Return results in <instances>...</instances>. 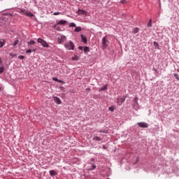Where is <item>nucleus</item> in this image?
<instances>
[{
    "label": "nucleus",
    "instance_id": "nucleus-1",
    "mask_svg": "<svg viewBox=\"0 0 179 179\" xmlns=\"http://www.w3.org/2000/svg\"><path fill=\"white\" fill-rule=\"evenodd\" d=\"M64 47L66 48V50H73V48H75V45L72 41H69L64 44Z\"/></svg>",
    "mask_w": 179,
    "mask_h": 179
},
{
    "label": "nucleus",
    "instance_id": "nucleus-2",
    "mask_svg": "<svg viewBox=\"0 0 179 179\" xmlns=\"http://www.w3.org/2000/svg\"><path fill=\"white\" fill-rule=\"evenodd\" d=\"M38 43H40L43 47H45V48H48V47H50V45H48L45 41L41 39V38H38Z\"/></svg>",
    "mask_w": 179,
    "mask_h": 179
},
{
    "label": "nucleus",
    "instance_id": "nucleus-3",
    "mask_svg": "<svg viewBox=\"0 0 179 179\" xmlns=\"http://www.w3.org/2000/svg\"><path fill=\"white\" fill-rule=\"evenodd\" d=\"M108 45V41H107V37L104 36L102 39V48L106 50V48Z\"/></svg>",
    "mask_w": 179,
    "mask_h": 179
},
{
    "label": "nucleus",
    "instance_id": "nucleus-4",
    "mask_svg": "<svg viewBox=\"0 0 179 179\" xmlns=\"http://www.w3.org/2000/svg\"><path fill=\"white\" fill-rule=\"evenodd\" d=\"M66 41V37L65 36H59L57 38V42L59 44H61L62 43H64Z\"/></svg>",
    "mask_w": 179,
    "mask_h": 179
},
{
    "label": "nucleus",
    "instance_id": "nucleus-5",
    "mask_svg": "<svg viewBox=\"0 0 179 179\" xmlns=\"http://www.w3.org/2000/svg\"><path fill=\"white\" fill-rule=\"evenodd\" d=\"M125 101V97H118L117 99V103L118 106H122V103Z\"/></svg>",
    "mask_w": 179,
    "mask_h": 179
},
{
    "label": "nucleus",
    "instance_id": "nucleus-6",
    "mask_svg": "<svg viewBox=\"0 0 179 179\" xmlns=\"http://www.w3.org/2000/svg\"><path fill=\"white\" fill-rule=\"evenodd\" d=\"M137 124L138 125V127H140V128H148L149 127V124H148V123L143 122H138Z\"/></svg>",
    "mask_w": 179,
    "mask_h": 179
},
{
    "label": "nucleus",
    "instance_id": "nucleus-7",
    "mask_svg": "<svg viewBox=\"0 0 179 179\" xmlns=\"http://www.w3.org/2000/svg\"><path fill=\"white\" fill-rule=\"evenodd\" d=\"M77 15H87V11L83 9H78L77 11Z\"/></svg>",
    "mask_w": 179,
    "mask_h": 179
},
{
    "label": "nucleus",
    "instance_id": "nucleus-8",
    "mask_svg": "<svg viewBox=\"0 0 179 179\" xmlns=\"http://www.w3.org/2000/svg\"><path fill=\"white\" fill-rule=\"evenodd\" d=\"M108 89V85H105L103 87L99 89V92L106 91Z\"/></svg>",
    "mask_w": 179,
    "mask_h": 179
},
{
    "label": "nucleus",
    "instance_id": "nucleus-9",
    "mask_svg": "<svg viewBox=\"0 0 179 179\" xmlns=\"http://www.w3.org/2000/svg\"><path fill=\"white\" fill-rule=\"evenodd\" d=\"M81 38L83 43H84L85 44L87 43V38H86V36H83V34H81Z\"/></svg>",
    "mask_w": 179,
    "mask_h": 179
},
{
    "label": "nucleus",
    "instance_id": "nucleus-10",
    "mask_svg": "<svg viewBox=\"0 0 179 179\" xmlns=\"http://www.w3.org/2000/svg\"><path fill=\"white\" fill-rule=\"evenodd\" d=\"M54 101H55V103H57V104H61V99H59V98L55 96L54 97Z\"/></svg>",
    "mask_w": 179,
    "mask_h": 179
},
{
    "label": "nucleus",
    "instance_id": "nucleus-11",
    "mask_svg": "<svg viewBox=\"0 0 179 179\" xmlns=\"http://www.w3.org/2000/svg\"><path fill=\"white\" fill-rule=\"evenodd\" d=\"M50 175L52 176V177H54V176H57V172L54 170L50 171Z\"/></svg>",
    "mask_w": 179,
    "mask_h": 179
},
{
    "label": "nucleus",
    "instance_id": "nucleus-12",
    "mask_svg": "<svg viewBox=\"0 0 179 179\" xmlns=\"http://www.w3.org/2000/svg\"><path fill=\"white\" fill-rule=\"evenodd\" d=\"M74 31H76V33H79V31H82V28L80 27H76Z\"/></svg>",
    "mask_w": 179,
    "mask_h": 179
},
{
    "label": "nucleus",
    "instance_id": "nucleus-13",
    "mask_svg": "<svg viewBox=\"0 0 179 179\" xmlns=\"http://www.w3.org/2000/svg\"><path fill=\"white\" fill-rule=\"evenodd\" d=\"M58 24H66V20H61L59 22Z\"/></svg>",
    "mask_w": 179,
    "mask_h": 179
},
{
    "label": "nucleus",
    "instance_id": "nucleus-14",
    "mask_svg": "<svg viewBox=\"0 0 179 179\" xmlns=\"http://www.w3.org/2000/svg\"><path fill=\"white\" fill-rule=\"evenodd\" d=\"M136 33H139V29L138 28H134L133 30V34H136Z\"/></svg>",
    "mask_w": 179,
    "mask_h": 179
},
{
    "label": "nucleus",
    "instance_id": "nucleus-15",
    "mask_svg": "<svg viewBox=\"0 0 179 179\" xmlns=\"http://www.w3.org/2000/svg\"><path fill=\"white\" fill-rule=\"evenodd\" d=\"M36 44V42L34 41H30L28 42V45H34Z\"/></svg>",
    "mask_w": 179,
    "mask_h": 179
},
{
    "label": "nucleus",
    "instance_id": "nucleus-16",
    "mask_svg": "<svg viewBox=\"0 0 179 179\" xmlns=\"http://www.w3.org/2000/svg\"><path fill=\"white\" fill-rule=\"evenodd\" d=\"M34 51H36V49H34V50L29 49L26 50V53L29 54L30 52H33Z\"/></svg>",
    "mask_w": 179,
    "mask_h": 179
},
{
    "label": "nucleus",
    "instance_id": "nucleus-17",
    "mask_svg": "<svg viewBox=\"0 0 179 179\" xmlns=\"http://www.w3.org/2000/svg\"><path fill=\"white\" fill-rule=\"evenodd\" d=\"M93 141H101V138L99 136H95L93 138Z\"/></svg>",
    "mask_w": 179,
    "mask_h": 179
},
{
    "label": "nucleus",
    "instance_id": "nucleus-18",
    "mask_svg": "<svg viewBox=\"0 0 179 179\" xmlns=\"http://www.w3.org/2000/svg\"><path fill=\"white\" fill-rule=\"evenodd\" d=\"M4 43H5V41L0 40V48L3 47Z\"/></svg>",
    "mask_w": 179,
    "mask_h": 179
},
{
    "label": "nucleus",
    "instance_id": "nucleus-19",
    "mask_svg": "<svg viewBox=\"0 0 179 179\" xmlns=\"http://www.w3.org/2000/svg\"><path fill=\"white\" fill-rule=\"evenodd\" d=\"M17 44H19V40H15V41H14V43L13 44V45L14 47H16V45H17Z\"/></svg>",
    "mask_w": 179,
    "mask_h": 179
},
{
    "label": "nucleus",
    "instance_id": "nucleus-20",
    "mask_svg": "<svg viewBox=\"0 0 179 179\" xmlns=\"http://www.w3.org/2000/svg\"><path fill=\"white\" fill-rule=\"evenodd\" d=\"M154 45L155 46V48H159V43L157 42L154 41L153 42Z\"/></svg>",
    "mask_w": 179,
    "mask_h": 179
},
{
    "label": "nucleus",
    "instance_id": "nucleus-21",
    "mask_svg": "<svg viewBox=\"0 0 179 179\" xmlns=\"http://www.w3.org/2000/svg\"><path fill=\"white\" fill-rule=\"evenodd\" d=\"M148 27H152V19H150V21L148 22Z\"/></svg>",
    "mask_w": 179,
    "mask_h": 179
},
{
    "label": "nucleus",
    "instance_id": "nucleus-22",
    "mask_svg": "<svg viewBox=\"0 0 179 179\" xmlns=\"http://www.w3.org/2000/svg\"><path fill=\"white\" fill-rule=\"evenodd\" d=\"M3 71H5V67L3 66L0 67V73H2Z\"/></svg>",
    "mask_w": 179,
    "mask_h": 179
},
{
    "label": "nucleus",
    "instance_id": "nucleus-23",
    "mask_svg": "<svg viewBox=\"0 0 179 179\" xmlns=\"http://www.w3.org/2000/svg\"><path fill=\"white\" fill-rule=\"evenodd\" d=\"M70 27H76V24L73 22L70 23Z\"/></svg>",
    "mask_w": 179,
    "mask_h": 179
},
{
    "label": "nucleus",
    "instance_id": "nucleus-24",
    "mask_svg": "<svg viewBox=\"0 0 179 179\" xmlns=\"http://www.w3.org/2000/svg\"><path fill=\"white\" fill-rule=\"evenodd\" d=\"M84 52H89V47L85 46V47L84 48Z\"/></svg>",
    "mask_w": 179,
    "mask_h": 179
},
{
    "label": "nucleus",
    "instance_id": "nucleus-25",
    "mask_svg": "<svg viewBox=\"0 0 179 179\" xmlns=\"http://www.w3.org/2000/svg\"><path fill=\"white\" fill-rule=\"evenodd\" d=\"M78 59H79V57H72V61H78Z\"/></svg>",
    "mask_w": 179,
    "mask_h": 179
},
{
    "label": "nucleus",
    "instance_id": "nucleus-26",
    "mask_svg": "<svg viewBox=\"0 0 179 179\" xmlns=\"http://www.w3.org/2000/svg\"><path fill=\"white\" fill-rule=\"evenodd\" d=\"M108 110L113 113L114 111V107L110 106V107H109Z\"/></svg>",
    "mask_w": 179,
    "mask_h": 179
},
{
    "label": "nucleus",
    "instance_id": "nucleus-27",
    "mask_svg": "<svg viewBox=\"0 0 179 179\" xmlns=\"http://www.w3.org/2000/svg\"><path fill=\"white\" fill-rule=\"evenodd\" d=\"M18 59H24V56L23 55L18 56Z\"/></svg>",
    "mask_w": 179,
    "mask_h": 179
},
{
    "label": "nucleus",
    "instance_id": "nucleus-28",
    "mask_svg": "<svg viewBox=\"0 0 179 179\" xmlns=\"http://www.w3.org/2000/svg\"><path fill=\"white\" fill-rule=\"evenodd\" d=\"M120 3L122 4H125V3H127V0H121Z\"/></svg>",
    "mask_w": 179,
    "mask_h": 179
},
{
    "label": "nucleus",
    "instance_id": "nucleus-29",
    "mask_svg": "<svg viewBox=\"0 0 179 179\" xmlns=\"http://www.w3.org/2000/svg\"><path fill=\"white\" fill-rule=\"evenodd\" d=\"M61 15V13H59V12L54 13V15H55V16H57V15Z\"/></svg>",
    "mask_w": 179,
    "mask_h": 179
},
{
    "label": "nucleus",
    "instance_id": "nucleus-30",
    "mask_svg": "<svg viewBox=\"0 0 179 179\" xmlns=\"http://www.w3.org/2000/svg\"><path fill=\"white\" fill-rule=\"evenodd\" d=\"M52 80H55V82H59V80H58V78H53Z\"/></svg>",
    "mask_w": 179,
    "mask_h": 179
},
{
    "label": "nucleus",
    "instance_id": "nucleus-31",
    "mask_svg": "<svg viewBox=\"0 0 179 179\" xmlns=\"http://www.w3.org/2000/svg\"><path fill=\"white\" fill-rule=\"evenodd\" d=\"M96 169V165H92V167L90 170H94Z\"/></svg>",
    "mask_w": 179,
    "mask_h": 179
},
{
    "label": "nucleus",
    "instance_id": "nucleus-32",
    "mask_svg": "<svg viewBox=\"0 0 179 179\" xmlns=\"http://www.w3.org/2000/svg\"><path fill=\"white\" fill-rule=\"evenodd\" d=\"M27 16H33V14L31 13H27Z\"/></svg>",
    "mask_w": 179,
    "mask_h": 179
},
{
    "label": "nucleus",
    "instance_id": "nucleus-33",
    "mask_svg": "<svg viewBox=\"0 0 179 179\" xmlns=\"http://www.w3.org/2000/svg\"><path fill=\"white\" fill-rule=\"evenodd\" d=\"M174 76H176V79H178V80H179L178 74H175Z\"/></svg>",
    "mask_w": 179,
    "mask_h": 179
},
{
    "label": "nucleus",
    "instance_id": "nucleus-34",
    "mask_svg": "<svg viewBox=\"0 0 179 179\" xmlns=\"http://www.w3.org/2000/svg\"><path fill=\"white\" fill-rule=\"evenodd\" d=\"M134 101H135L136 103H138V98L135 97V98H134Z\"/></svg>",
    "mask_w": 179,
    "mask_h": 179
},
{
    "label": "nucleus",
    "instance_id": "nucleus-35",
    "mask_svg": "<svg viewBox=\"0 0 179 179\" xmlns=\"http://www.w3.org/2000/svg\"><path fill=\"white\" fill-rule=\"evenodd\" d=\"M79 50H83V46H79Z\"/></svg>",
    "mask_w": 179,
    "mask_h": 179
},
{
    "label": "nucleus",
    "instance_id": "nucleus-36",
    "mask_svg": "<svg viewBox=\"0 0 179 179\" xmlns=\"http://www.w3.org/2000/svg\"><path fill=\"white\" fill-rule=\"evenodd\" d=\"M2 64V59L0 57V65Z\"/></svg>",
    "mask_w": 179,
    "mask_h": 179
},
{
    "label": "nucleus",
    "instance_id": "nucleus-37",
    "mask_svg": "<svg viewBox=\"0 0 179 179\" xmlns=\"http://www.w3.org/2000/svg\"><path fill=\"white\" fill-rule=\"evenodd\" d=\"M57 82H59V83H62V81L61 80H59V81Z\"/></svg>",
    "mask_w": 179,
    "mask_h": 179
},
{
    "label": "nucleus",
    "instance_id": "nucleus-38",
    "mask_svg": "<svg viewBox=\"0 0 179 179\" xmlns=\"http://www.w3.org/2000/svg\"><path fill=\"white\" fill-rule=\"evenodd\" d=\"M153 71H155V72H157V70L156 69H154Z\"/></svg>",
    "mask_w": 179,
    "mask_h": 179
},
{
    "label": "nucleus",
    "instance_id": "nucleus-39",
    "mask_svg": "<svg viewBox=\"0 0 179 179\" xmlns=\"http://www.w3.org/2000/svg\"><path fill=\"white\" fill-rule=\"evenodd\" d=\"M100 132H103V133H105V131H101Z\"/></svg>",
    "mask_w": 179,
    "mask_h": 179
},
{
    "label": "nucleus",
    "instance_id": "nucleus-40",
    "mask_svg": "<svg viewBox=\"0 0 179 179\" xmlns=\"http://www.w3.org/2000/svg\"><path fill=\"white\" fill-rule=\"evenodd\" d=\"M79 1H82V0H79Z\"/></svg>",
    "mask_w": 179,
    "mask_h": 179
}]
</instances>
